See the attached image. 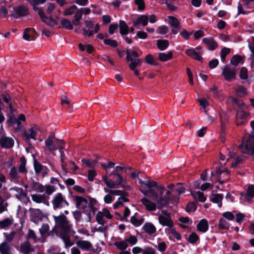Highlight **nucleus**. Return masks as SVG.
<instances>
[{
    "instance_id": "58",
    "label": "nucleus",
    "mask_w": 254,
    "mask_h": 254,
    "mask_svg": "<svg viewBox=\"0 0 254 254\" xmlns=\"http://www.w3.org/2000/svg\"><path fill=\"white\" fill-rule=\"evenodd\" d=\"M242 60V58L240 56L235 55L233 57L231 60V63L234 65H237L239 64Z\"/></svg>"
},
{
    "instance_id": "16",
    "label": "nucleus",
    "mask_w": 254,
    "mask_h": 254,
    "mask_svg": "<svg viewBox=\"0 0 254 254\" xmlns=\"http://www.w3.org/2000/svg\"><path fill=\"white\" fill-rule=\"evenodd\" d=\"M28 13V11L27 7L20 6L14 8L12 15L15 18H18L27 15Z\"/></svg>"
},
{
    "instance_id": "62",
    "label": "nucleus",
    "mask_w": 254,
    "mask_h": 254,
    "mask_svg": "<svg viewBox=\"0 0 254 254\" xmlns=\"http://www.w3.org/2000/svg\"><path fill=\"white\" fill-rule=\"evenodd\" d=\"M82 162L83 164H85L86 166L91 168L94 167L96 163L95 160H89L86 159H82Z\"/></svg>"
},
{
    "instance_id": "38",
    "label": "nucleus",
    "mask_w": 254,
    "mask_h": 254,
    "mask_svg": "<svg viewBox=\"0 0 254 254\" xmlns=\"http://www.w3.org/2000/svg\"><path fill=\"white\" fill-rule=\"evenodd\" d=\"M168 18L169 19V23L171 26L177 29L179 28L180 21L178 19L173 16H169Z\"/></svg>"
},
{
    "instance_id": "24",
    "label": "nucleus",
    "mask_w": 254,
    "mask_h": 254,
    "mask_svg": "<svg viewBox=\"0 0 254 254\" xmlns=\"http://www.w3.org/2000/svg\"><path fill=\"white\" fill-rule=\"evenodd\" d=\"M190 194L195 200H197L200 202H204L206 200V197L203 193L199 190H191Z\"/></svg>"
},
{
    "instance_id": "15",
    "label": "nucleus",
    "mask_w": 254,
    "mask_h": 254,
    "mask_svg": "<svg viewBox=\"0 0 254 254\" xmlns=\"http://www.w3.org/2000/svg\"><path fill=\"white\" fill-rule=\"evenodd\" d=\"M40 131L38 127L34 126L30 128L28 131H25L23 135L27 139H35V136Z\"/></svg>"
},
{
    "instance_id": "43",
    "label": "nucleus",
    "mask_w": 254,
    "mask_h": 254,
    "mask_svg": "<svg viewBox=\"0 0 254 254\" xmlns=\"http://www.w3.org/2000/svg\"><path fill=\"white\" fill-rule=\"evenodd\" d=\"M34 169L36 173H46L47 168L37 162L34 163Z\"/></svg>"
},
{
    "instance_id": "32",
    "label": "nucleus",
    "mask_w": 254,
    "mask_h": 254,
    "mask_svg": "<svg viewBox=\"0 0 254 254\" xmlns=\"http://www.w3.org/2000/svg\"><path fill=\"white\" fill-rule=\"evenodd\" d=\"M173 57V53L169 51L167 53H159L158 54V60L161 62H167Z\"/></svg>"
},
{
    "instance_id": "33",
    "label": "nucleus",
    "mask_w": 254,
    "mask_h": 254,
    "mask_svg": "<svg viewBox=\"0 0 254 254\" xmlns=\"http://www.w3.org/2000/svg\"><path fill=\"white\" fill-rule=\"evenodd\" d=\"M223 199V196L221 194H215L212 193L210 196L211 200L214 202L218 204V206L221 207L222 206L221 201Z\"/></svg>"
},
{
    "instance_id": "8",
    "label": "nucleus",
    "mask_w": 254,
    "mask_h": 254,
    "mask_svg": "<svg viewBox=\"0 0 254 254\" xmlns=\"http://www.w3.org/2000/svg\"><path fill=\"white\" fill-rule=\"evenodd\" d=\"M30 217L31 221L35 224H38L42 221L44 218L47 217V215L39 209H32Z\"/></svg>"
},
{
    "instance_id": "39",
    "label": "nucleus",
    "mask_w": 254,
    "mask_h": 254,
    "mask_svg": "<svg viewBox=\"0 0 254 254\" xmlns=\"http://www.w3.org/2000/svg\"><path fill=\"white\" fill-rule=\"evenodd\" d=\"M201 108L204 109V113L206 115L208 114L207 111L205 110L206 107L209 106L208 101L205 98H201L197 99Z\"/></svg>"
},
{
    "instance_id": "42",
    "label": "nucleus",
    "mask_w": 254,
    "mask_h": 254,
    "mask_svg": "<svg viewBox=\"0 0 254 254\" xmlns=\"http://www.w3.org/2000/svg\"><path fill=\"white\" fill-rule=\"evenodd\" d=\"M33 6V9L39 13V10H41L37 5L40 4L44 3L47 0H28Z\"/></svg>"
},
{
    "instance_id": "22",
    "label": "nucleus",
    "mask_w": 254,
    "mask_h": 254,
    "mask_svg": "<svg viewBox=\"0 0 254 254\" xmlns=\"http://www.w3.org/2000/svg\"><path fill=\"white\" fill-rule=\"evenodd\" d=\"M209 50H214L218 46L216 42L212 38H205L202 40Z\"/></svg>"
},
{
    "instance_id": "36",
    "label": "nucleus",
    "mask_w": 254,
    "mask_h": 254,
    "mask_svg": "<svg viewBox=\"0 0 254 254\" xmlns=\"http://www.w3.org/2000/svg\"><path fill=\"white\" fill-rule=\"evenodd\" d=\"M125 240L127 244L130 246L135 245L138 241L137 238L135 236L130 235L128 236H127Z\"/></svg>"
},
{
    "instance_id": "4",
    "label": "nucleus",
    "mask_w": 254,
    "mask_h": 254,
    "mask_svg": "<svg viewBox=\"0 0 254 254\" xmlns=\"http://www.w3.org/2000/svg\"><path fill=\"white\" fill-rule=\"evenodd\" d=\"M26 160L25 158L22 157L20 158V164L17 169L15 166L11 167L9 171H7L10 182L15 184L21 183V175H26L27 173L26 168Z\"/></svg>"
},
{
    "instance_id": "64",
    "label": "nucleus",
    "mask_w": 254,
    "mask_h": 254,
    "mask_svg": "<svg viewBox=\"0 0 254 254\" xmlns=\"http://www.w3.org/2000/svg\"><path fill=\"white\" fill-rule=\"evenodd\" d=\"M15 233L14 232L12 231L9 233H4V236L5 240L8 242H11L14 238Z\"/></svg>"
},
{
    "instance_id": "37",
    "label": "nucleus",
    "mask_w": 254,
    "mask_h": 254,
    "mask_svg": "<svg viewBox=\"0 0 254 254\" xmlns=\"http://www.w3.org/2000/svg\"><path fill=\"white\" fill-rule=\"evenodd\" d=\"M13 223V219L10 218H6L0 221V229H4L10 226Z\"/></svg>"
},
{
    "instance_id": "21",
    "label": "nucleus",
    "mask_w": 254,
    "mask_h": 254,
    "mask_svg": "<svg viewBox=\"0 0 254 254\" xmlns=\"http://www.w3.org/2000/svg\"><path fill=\"white\" fill-rule=\"evenodd\" d=\"M242 197L247 201H251L252 198L254 197V186H250L248 189L247 193L245 194H242Z\"/></svg>"
},
{
    "instance_id": "41",
    "label": "nucleus",
    "mask_w": 254,
    "mask_h": 254,
    "mask_svg": "<svg viewBox=\"0 0 254 254\" xmlns=\"http://www.w3.org/2000/svg\"><path fill=\"white\" fill-rule=\"evenodd\" d=\"M128 201V199L125 197H120L118 200L113 204V208L117 209L123 205L124 202Z\"/></svg>"
},
{
    "instance_id": "11",
    "label": "nucleus",
    "mask_w": 254,
    "mask_h": 254,
    "mask_svg": "<svg viewBox=\"0 0 254 254\" xmlns=\"http://www.w3.org/2000/svg\"><path fill=\"white\" fill-rule=\"evenodd\" d=\"M239 148L243 153L249 154L254 158V145L250 140L243 142L239 146Z\"/></svg>"
},
{
    "instance_id": "40",
    "label": "nucleus",
    "mask_w": 254,
    "mask_h": 254,
    "mask_svg": "<svg viewBox=\"0 0 254 254\" xmlns=\"http://www.w3.org/2000/svg\"><path fill=\"white\" fill-rule=\"evenodd\" d=\"M120 33L122 35H127L128 33V27L124 21H120L119 23Z\"/></svg>"
},
{
    "instance_id": "13",
    "label": "nucleus",
    "mask_w": 254,
    "mask_h": 254,
    "mask_svg": "<svg viewBox=\"0 0 254 254\" xmlns=\"http://www.w3.org/2000/svg\"><path fill=\"white\" fill-rule=\"evenodd\" d=\"M126 59L128 62H130L128 66L131 70H134L135 67L140 65L142 62L140 59H133L128 52L127 53Z\"/></svg>"
},
{
    "instance_id": "7",
    "label": "nucleus",
    "mask_w": 254,
    "mask_h": 254,
    "mask_svg": "<svg viewBox=\"0 0 254 254\" xmlns=\"http://www.w3.org/2000/svg\"><path fill=\"white\" fill-rule=\"evenodd\" d=\"M158 221L159 224L163 226L168 227L174 226L173 221L170 214L165 210H163L158 215Z\"/></svg>"
},
{
    "instance_id": "19",
    "label": "nucleus",
    "mask_w": 254,
    "mask_h": 254,
    "mask_svg": "<svg viewBox=\"0 0 254 254\" xmlns=\"http://www.w3.org/2000/svg\"><path fill=\"white\" fill-rule=\"evenodd\" d=\"M0 143L2 147L10 148L13 146L14 140L12 137L2 136L0 138Z\"/></svg>"
},
{
    "instance_id": "55",
    "label": "nucleus",
    "mask_w": 254,
    "mask_h": 254,
    "mask_svg": "<svg viewBox=\"0 0 254 254\" xmlns=\"http://www.w3.org/2000/svg\"><path fill=\"white\" fill-rule=\"evenodd\" d=\"M249 114L247 112L242 110V109H240L238 110L237 112L236 118L237 119H244L247 118Z\"/></svg>"
},
{
    "instance_id": "47",
    "label": "nucleus",
    "mask_w": 254,
    "mask_h": 254,
    "mask_svg": "<svg viewBox=\"0 0 254 254\" xmlns=\"http://www.w3.org/2000/svg\"><path fill=\"white\" fill-rule=\"evenodd\" d=\"M61 23L64 28L71 30L73 29V26L70 21L67 19H63L61 20Z\"/></svg>"
},
{
    "instance_id": "9",
    "label": "nucleus",
    "mask_w": 254,
    "mask_h": 254,
    "mask_svg": "<svg viewBox=\"0 0 254 254\" xmlns=\"http://www.w3.org/2000/svg\"><path fill=\"white\" fill-rule=\"evenodd\" d=\"M45 143L46 146L50 151H55L57 150L58 148H59L60 151L61 152L62 149V145L64 144V142L63 140H61L59 141V143H55L53 141L52 137L49 136L45 140Z\"/></svg>"
},
{
    "instance_id": "50",
    "label": "nucleus",
    "mask_w": 254,
    "mask_h": 254,
    "mask_svg": "<svg viewBox=\"0 0 254 254\" xmlns=\"http://www.w3.org/2000/svg\"><path fill=\"white\" fill-rule=\"evenodd\" d=\"M13 165V159L11 158H8L7 160H6L3 163L1 162V166H2V168L4 169L6 172L7 169L12 167Z\"/></svg>"
},
{
    "instance_id": "59",
    "label": "nucleus",
    "mask_w": 254,
    "mask_h": 254,
    "mask_svg": "<svg viewBox=\"0 0 254 254\" xmlns=\"http://www.w3.org/2000/svg\"><path fill=\"white\" fill-rule=\"evenodd\" d=\"M134 3L137 5L139 10H143L145 8V3L143 0H134Z\"/></svg>"
},
{
    "instance_id": "3",
    "label": "nucleus",
    "mask_w": 254,
    "mask_h": 254,
    "mask_svg": "<svg viewBox=\"0 0 254 254\" xmlns=\"http://www.w3.org/2000/svg\"><path fill=\"white\" fill-rule=\"evenodd\" d=\"M102 179L107 187L111 189L115 188L116 186H120L125 189L130 188L127 180L119 173H106V174L102 177Z\"/></svg>"
},
{
    "instance_id": "60",
    "label": "nucleus",
    "mask_w": 254,
    "mask_h": 254,
    "mask_svg": "<svg viewBox=\"0 0 254 254\" xmlns=\"http://www.w3.org/2000/svg\"><path fill=\"white\" fill-rule=\"evenodd\" d=\"M230 53V49L229 48H224L221 50L220 58L222 62L225 60L226 56Z\"/></svg>"
},
{
    "instance_id": "53",
    "label": "nucleus",
    "mask_w": 254,
    "mask_h": 254,
    "mask_svg": "<svg viewBox=\"0 0 254 254\" xmlns=\"http://www.w3.org/2000/svg\"><path fill=\"white\" fill-rule=\"evenodd\" d=\"M77 9V6L75 5H73L70 7L66 8L64 12V14L66 16L70 15L72 14Z\"/></svg>"
},
{
    "instance_id": "48",
    "label": "nucleus",
    "mask_w": 254,
    "mask_h": 254,
    "mask_svg": "<svg viewBox=\"0 0 254 254\" xmlns=\"http://www.w3.org/2000/svg\"><path fill=\"white\" fill-rule=\"evenodd\" d=\"M130 222L131 224H133L134 226L138 227L142 224L143 222V219L137 218L134 215L131 217Z\"/></svg>"
},
{
    "instance_id": "51",
    "label": "nucleus",
    "mask_w": 254,
    "mask_h": 254,
    "mask_svg": "<svg viewBox=\"0 0 254 254\" xmlns=\"http://www.w3.org/2000/svg\"><path fill=\"white\" fill-rule=\"evenodd\" d=\"M249 48L251 53L250 57V60H251V66L253 67L254 65V46L249 44Z\"/></svg>"
},
{
    "instance_id": "54",
    "label": "nucleus",
    "mask_w": 254,
    "mask_h": 254,
    "mask_svg": "<svg viewBox=\"0 0 254 254\" xmlns=\"http://www.w3.org/2000/svg\"><path fill=\"white\" fill-rule=\"evenodd\" d=\"M198 240V236L194 232L191 233L188 238V241L191 244L196 243Z\"/></svg>"
},
{
    "instance_id": "20",
    "label": "nucleus",
    "mask_w": 254,
    "mask_h": 254,
    "mask_svg": "<svg viewBox=\"0 0 254 254\" xmlns=\"http://www.w3.org/2000/svg\"><path fill=\"white\" fill-rule=\"evenodd\" d=\"M76 244L83 251H89L92 247L91 243L88 241L79 240L76 241Z\"/></svg>"
},
{
    "instance_id": "6",
    "label": "nucleus",
    "mask_w": 254,
    "mask_h": 254,
    "mask_svg": "<svg viewBox=\"0 0 254 254\" xmlns=\"http://www.w3.org/2000/svg\"><path fill=\"white\" fill-rule=\"evenodd\" d=\"M54 210L67 207L69 203L61 193L56 194L52 201Z\"/></svg>"
},
{
    "instance_id": "29",
    "label": "nucleus",
    "mask_w": 254,
    "mask_h": 254,
    "mask_svg": "<svg viewBox=\"0 0 254 254\" xmlns=\"http://www.w3.org/2000/svg\"><path fill=\"white\" fill-rule=\"evenodd\" d=\"M165 232L167 234L172 236L177 240H180L181 238V235L176 231L173 226L166 228L165 229Z\"/></svg>"
},
{
    "instance_id": "49",
    "label": "nucleus",
    "mask_w": 254,
    "mask_h": 254,
    "mask_svg": "<svg viewBox=\"0 0 254 254\" xmlns=\"http://www.w3.org/2000/svg\"><path fill=\"white\" fill-rule=\"evenodd\" d=\"M49 230V226L47 224H43L39 229L40 233L42 237H44Z\"/></svg>"
},
{
    "instance_id": "12",
    "label": "nucleus",
    "mask_w": 254,
    "mask_h": 254,
    "mask_svg": "<svg viewBox=\"0 0 254 254\" xmlns=\"http://www.w3.org/2000/svg\"><path fill=\"white\" fill-rule=\"evenodd\" d=\"M236 72L235 68L225 66L223 68L222 75L226 80H230L235 78Z\"/></svg>"
},
{
    "instance_id": "57",
    "label": "nucleus",
    "mask_w": 254,
    "mask_h": 254,
    "mask_svg": "<svg viewBox=\"0 0 254 254\" xmlns=\"http://www.w3.org/2000/svg\"><path fill=\"white\" fill-rule=\"evenodd\" d=\"M32 189L39 192H42L45 190L44 187L39 184H33Z\"/></svg>"
},
{
    "instance_id": "27",
    "label": "nucleus",
    "mask_w": 254,
    "mask_h": 254,
    "mask_svg": "<svg viewBox=\"0 0 254 254\" xmlns=\"http://www.w3.org/2000/svg\"><path fill=\"white\" fill-rule=\"evenodd\" d=\"M9 123L15 130H18L21 129L22 125L20 121L15 118L14 116H11Z\"/></svg>"
},
{
    "instance_id": "63",
    "label": "nucleus",
    "mask_w": 254,
    "mask_h": 254,
    "mask_svg": "<svg viewBox=\"0 0 254 254\" xmlns=\"http://www.w3.org/2000/svg\"><path fill=\"white\" fill-rule=\"evenodd\" d=\"M240 77L242 79H246L248 78V70L246 67H243L241 68Z\"/></svg>"
},
{
    "instance_id": "34",
    "label": "nucleus",
    "mask_w": 254,
    "mask_h": 254,
    "mask_svg": "<svg viewBox=\"0 0 254 254\" xmlns=\"http://www.w3.org/2000/svg\"><path fill=\"white\" fill-rule=\"evenodd\" d=\"M157 46L161 51L165 50L169 45V42L167 40H157Z\"/></svg>"
},
{
    "instance_id": "31",
    "label": "nucleus",
    "mask_w": 254,
    "mask_h": 254,
    "mask_svg": "<svg viewBox=\"0 0 254 254\" xmlns=\"http://www.w3.org/2000/svg\"><path fill=\"white\" fill-rule=\"evenodd\" d=\"M119 240L114 242L113 245L119 250H125L128 247V244H127L125 240H121L119 238Z\"/></svg>"
},
{
    "instance_id": "1",
    "label": "nucleus",
    "mask_w": 254,
    "mask_h": 254,
    "mask_svg": "<svg viewBox=\"0 0 254 254\" xmlns=\"http://www.w3.org/2000/svg\"><path fill=\"white\" fill-rule=\"evenodd\" d=\"M138 175V172H132L130 178L132 180L137 178L141 187L145 189L144 191L142 190L143 194L148 193L150 198L156 202H152L145 197L141 199V203L148 211H155L157 207L162 209L169 206L170 203L177 205L179 201V196L185 192V188L180 183L170 184L167 186L168 189H166L162 186H157L155 182L141 181Z\"/></svg>"
},
{
    "instance_id": "28",
    "label": "nucleus",
    "mask_w": 254,
    "mask_h": 254,
    "mask_svg": "<svg viewBox=\"0 0 254 254\" xmlns=\"http://www.w3.org/2000/svg\"><path fill=\"white\" fill-rule=\"evenodd\" d=\"M148 22V18L145 15H139L137 19L134 21L133 26H136L138 24H140L143 26H146Z\"/></svg>"
},
{
    "instance_id": "35",
    "label": "nucleus",
    "mask_w": 254,
    "mask_h": 254,
    "mask_svg": "<svg viewBox=\"0 0 254 254\" xmlns=\"http://www.w3.org/2000/svg\"><path fill=\"white\" fill-rule=\"evenodd\" d=\"M31 197L32 200L37 203H45L46 201V196L44 194H32Z\"/></svg>"
},
{
    "instance_id": "52",
    "label": "nucleus",
    "mask_w": 254,
    "mask_h": 254,
    "mask_svg": "<svg viewBox=\"0 0 254 254\" xmlns=\"http://www.w3.org/2000/svg\"><path fill=\"white\" fill-rule=\"evenodd\" d=\"M236 94L239 96H243L247 94L246 89L242 86H239L237 88L235 89Z\"/></svg>"
},
{
    "instance_id": "25",
    "label": "nucleus",
    "mask_w": 254,
    "mask_h": 254,
    "mask_svg": "<svg viewBox=\"0 0 254 254\" xmlns=\"http://www.w3.org/2000/svg\"><path fill=\"white\" fill-rule=\"evenodd\" d=\"M196 227L199 231L205 233L208 229V222L205 219H202L198 222Z\"/></svg>"
},
{
    "instance_id": "45",
    "label": "nucleus",
    "mask_w": 254,
    "mask_h": 254,
    "mask_svg": "<svg viewBox=\"0 0 254 254\" xmlns=\"http://www.w3.org/2000/svg\"><path fill=\"white\" fill-rule=\"evenodd\" d=\"M61 238L63 239L64 245H65V248H67L71 247L72 245H73L74 243L73 242H71L70 240L69 237L68 236L62 235L61 236Z\"/></svg>"
},
{
    "instance_id": "46",
    "label": "nucleus",
    "mask_w": 254,
    "mask_h": 254,
    "mask_svg": "<svg viewBox=\"0 0 254 254\" xmlns=\"http://www.w3.org/2000/svg\"><path fill=\"white\" fill-rule=\"evenodd\" d=\"M20 250L21 251L25 254L29 253L31 250L30 243L28 242H26L21 244Z\"/></svg>"
},
{
    "instance_id": "61",
    "label": "nucleus",
    "mask_w": 254,
    "mask_h": 254,
    "mask_svg": "<svg viewBox=\"0 0 254 254\" xmlns=\"http://www.w3.org/2000/svg\"><path fill=\"white\" fill-rule=\"evenodd\" d=\"M27 238L29 239H33L35 242H37L39 240V239L36 237V234L34 231L30 229L28 231Z\"/></svg>"
},
{
    "instance_id": "5",
    "label": "nucleus",
    "mask_w": 254,
    "mask_h": 254,
    "mask_svg": "<svg viewBox=\"0 0 254 254\" xmlns=\"http://www.w3.org/2000/svg\"><path fill=\"white\" fill-rule=\"evenodd\" d=\"M56 226L65 233H72V224L64 214L53 216Z\"/></svg>"
},
{
    "instance_id": "2",
    "label": "nucleus",
    "mask_w": 254,
    "mask_h": 254,
    "mask_svg": "<svg viewBox=\"0 0 254 254\" xmlns=\"http://www.w3.org/2000/svg\"><path fill=\"white\" fill-rule=\"evenodd\" d=\"M75 201L76 207L82 209L83 213L86 215L84 220L87 222H90L96 210L95 207L97 204L96 200L91 197L75 196Z\"/></svg>"
},
{
    "instance_id": "10",
    "label": "nucleus",
    "mask_w": 254,
    "mask_h": 254,
    "mask_svg": "<svg viewBox=\"0 0 254 254\" xmlns=\"http://www.w3.org/2000/svg\"><path fill=\"white\" fill-rule=\"evenodd\" d=\"M202 53V49L200 47H197L194 49H188L186 51V53L188 56L198 61H201L202 60L200 56Z\"/></svg>"
},
{
    "instance_id": "23",
    "label": "nucleus",
    "mask_w": 254,
    "mask_h": 254,
    "mask_svg": "<svg viewBox=\"0 0 254 254\" xmlns=\"http://www.w3.org/2000/svg\"><path fill=\"white\" fill-rule=\"evenodd\" d=\"M35 32V30L32 28H27L24 30L23 37L27 41H32L35 39L34 33Z\"/></svg>"
},
{
    "instance_id": "18",
    "label": "nucleus",
    "mask_w": 254,
    "mask_h": 254,
    "mask_svg": "<svg viewBox=\"0 0 254 254\" xmlns=\"http://www.w3.org/2000/svg\"><path fill=\"white\" fill-rule=\"evenodd\" d=\"M14 192L16 198L20 200H24L27 198V194L23 192V190L21 188L13 187L10 190Z\"/></svg>"
},
{
    "instance_id": "56",
    "label": "nucleus",
    "mask_w": 254,
    "mask_h": 254,
    "mask_svg": "<svg viewBox=\"0 0 254 254\" xmlns=\"http://www.w3.org/2000/svg\"><path fill=\"white\" fill-rule=\"evenodd\" d=\"M104 217V216L100 211L97 213L96 215V220L99 224L103 225L105 223L106 221Z\"/></svg>"
},
{
    "instance_id": "14",
    "label": "nucleus",
    "mask_w": 254,
    "mask_h": 254,
    "mask_svg": "<svg viewBox=\"0 0 254 254\" xmlns=\"http://www.w3.org/2000/svg\"><path fill=\"white\" fill-rule=\"evenodd\" d=\"M215 174L218 178L219 183L221 184H223L229 179V171L227 169L224 171L217 169Z\"/></svg>"
},
{
    "instance_id": "44",
    "label": "nucleus",
    "mask_w": 254,
    "mask_h": 254,
    "mask_svg": "<svg viewBox=\"0 0 254 254\" xmlns=\"http://www.w3.org/2000/svg\"><path fill=\"white\" fill-rule=\"evenodd\" d=\"M218 226L219 228L221 229H228L229 228V224L228 222L224 218L220 219Z\"/></svg>"
},
{
    "instance_id": "17",
    "label": "nucleus",
    "mask_w": 254,
    "mask_h": 254,
    "mask_svg": "<svg viewBox=\"0 0 254 254\" xmlns=\"http://www.w3.org/2000/svg\"><path fill=\"white\" fill-rule=\"evenodd\" d=\"M39 15H40L42 21L50 26H54L57 25V21L52 19L51 17H49L45 15L44 12L42 10H39Z\"/></svg>"
},
{
    "instance_id": "26",
    "label": "nucleus",
    "mask_w": 254,
    "mask_h": 254,
    "mask_svg": "<svg viewBox=\"0 0 254 254\" xmlns=\"http://www.w3.org/2000/svg\"><path fill=\"white\" fill-rule=\"evenodd\" d=\"M142 228L144 232L150 235L154 234L156 231L155 227L151 222L145 223Z\"/></svg>"
},
{
    "instance_id": "30",
    "label": "nucleus",
    "mask_w": 254,
    "mask_h": 254,
    "mask_svg": "<svg viewBox=\"0 0 254 254\" xmlns=\"http://www.w3.org/2000/svg\"><path fill=\"white\" fill-rule=\"evenodd\" d=\"M0 254H11V247L6 242H3L0 244Z\"/></svg>"
}]
</instances>
